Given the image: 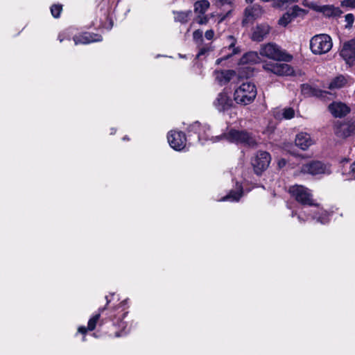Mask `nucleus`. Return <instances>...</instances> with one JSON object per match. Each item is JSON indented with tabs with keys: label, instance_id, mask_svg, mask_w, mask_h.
I'll list each match as a JSON object with an SVG mask.
<instances>
[{
	"label": "nucleus",
	"instance_id": "nucleus-37",
	"mask_svg": "<svg viewBox=\"0 0 355 355\" xmlns=\"http://www.w3.org/2000/svg\"><path fill=\"white\" fill-rule=\"evenodd\" d=\"M196 20L198 24L203 25L208 22L209 18L206 15H200L196 18Z\"/></svg>",
	"mask_w": 355,
	"mask_h": 355
},
{
	"label": "nucleus",
	"instance_id": "nucleus-17",
	"mask_svg": "<svg viewBox=\"0 0 355 355\" xmlns=\"http://www.w3.org/2000/svg\"><path fill=\"white\" fill-rule=\"evenodd\" d=\"M302 171L311 175H318L324 173L325 171V166L321 162H311L307 164H304L302 167Z\"/></svg>",
	"mask_w": 355,
	"mask_h": 355
},
{
	"label": "nucleus",
	"instance_id": "nucleus-2",
	"mask_svg": "<svg viewBox=\"0 0 355 355\" xmlns=\"http://www.w3.org/2000/svg\"><path fill=\"white\" fill-rule=\"evenodd\" d=\"M257 94L255 85L251 82L243 83L234 92V100L236 103L246 105L252 103Z\"/></svg>",
	"mask_w": 355,
	"mask_h": 355
},
{
	"label": "nucleus",
	"instance_id": "nucleus-33",
	"mask_svg": "<svg viewBox=\"0 0 355 355\" xmlns=\"http://www.w3.org/2000/svg\"><path fill=\"white\" fill-rule=\"evenodd\" d=\"M193 40L199 44H201L203 41L202 31L200 29L195 31L193 33Z\"/></svg>",
	"mask_w": 355,
	"mask_h": 355
},
{
	"label": "nucleus",
	"instance_id": "nucleus-51",
	"mask_svg": "<svg viewBox=\"0 0 355 355\" xmlns=\"http://www.w3.org/2000/svg\"><path fill=\"white\" fill-rule=\"evenodd\" d=\"M116 132V130H112L111 134H114Z\"/></svg>",
	"mask_w": 355,
	"mask_h": 355
},
{
	"label": "nucleus",
	"instance_id": "nucleus-18",
	"mask_svg": "<svg viewBox=\"0 0 355 355\" xmlns=\"http://www.w3.org/2000/svg\"><path fill=\"white\" fill-rule=\"evenodd\" d=\"M270 27L266 24H258L254 29L252 40L256 42L263 41L269 34Z\"/></svg>",
	"mask_w": 355,
	"mask_h": 355
},
{
	"label": "nucleus",
	"instance_id": "nucleus-36",
	"mask_svg": "<svg viewBox=\"0 0 355 355\" xmlns=\"http://www.w3.org/2000/svg\"><path fill=\"white\" fill-rule=\"evenodd\" d=\"M343 7L355 8V0H343L341 1Z\"/></svg>",
	"mask_w": 355,
	"mask_h": 355
},
{
	"label": "nucleus",
	"instance_id": "nucleus-29",
	"mask_svg": "<svg viewBox=\"0 0 355 355\" xmlns=\"http://www.w3.org/2000/svg\"><path fill=\"white\" fill-rule=\"evenodd\" d=\"M242 194L243 189L241 186H239L236 191H231L228 195L222 198V200L239 201Z\"/></svg>",
	"mask_w": 355,
	"mask_h": 355
},
{
	"label": "nucleus",
	"instance_id": "nucleus-45",
	"mask_svg": "<svg viewBox=\"0 0 355 355\" xmlns=\"http://www.w3.org/2000/svg\"><path fill=\"white\" fill-rule=\"evenodd\" d=\"M297 218H298V220H299L300 222H302V221L305 220L302 219V216L300 215H299L297 216Z\"/></svg>",
	"mask_w": 355,
	"mask_h": 355
},
{
	"label": "nucleus",
	"instance_id": "nucleus-22",
	"mask_svg": "<svg viewBox=\"0 0 355 355\" xmlns=\"http://www.w3.org/2000/svg\"><path fill=\"white\" fill-rule=\"evenodd\" d=\"M260 62V57L257 52L250 51L244 54L240 59L241 64H254Z\"/></svg>",
	"mask_w": 355,
	"mask_h": 355
},
{
	"label": "nucleus",
	"instance_id": "nucleus-20",
	"mask_svg": "<svg viewBox=\"0 0 355 355\" xmlns=\"http://www.w3.org/2000/svg\"><path fill=\"white\" fill-rule=\"evenodd\" d=\"M295 143V145L300 147L302 150H306L311 145L312 141L309 135L301 132L297 135Z\"/></svg>",
	"mask_w": 355,
	"mask_h": 355
},
{
	"label": "nucleus",
	"instance_id": "nucleus-5",
	"mask_svg": "<svg viewBox=\"0 0 355 355\" xmlns=\"http://www.w3.org/2000/svg\"><path fill=\"white\" fill-rule=\"evenodd\" d=\"M310 48L314 54L326 53L332 48L331 38L326 34L315 35L310 41Z\"/></svg>",
	"mask_w": 355,
	"mask_h": 355
},
{
	"label": "nucleus",
	"instance_id": "nucleus-28",
	"mask_svg": "<svg viewBox=\"0 0 355 355\" xmlns=\"http://www.w3.org/2000/svg\"><path fill=\"white\" fill-rule=\"evenodd\" d=\"M214 3L218 8H222L223 6H227L228 11L226 15H223L220 19V22L225 20V19L231 12L232 9V3L231 0H214Z\"/></svg>",
	"mask_w": 355,
	"mask_h": 355
},
{
	"label": "nucleus",
	"instance_id": "nucleus-38",
	"mask_svg": "<svg viewBox=\"0 0 355 355\" xmlns=\"http://www.w3.org/2000/svg\"><path fill=\"white\" fill-rule=\"evenodd\" d=\"M210 50H211V49L209 46H202V47H200L198 54L196 55V58H200V56L205 55Z\"/></svg>",
	"mask_w": 355,
	"mask_h": 355
},
{
	"label": "nucleus",
	"instance_id": "nucleus-15",
	"mask_svg": "<svg viewBox=\"0 0 355 355\" xmlns=\"http://www.w3.org/2000/svg\"><path fill=\"white\" fill-rule=\"evenodd\" d=\"M102 40L103 37L101 35L93 33H85L73 37V41L76 45L87 44L91 42H101Z\"/></svg>",
	"mask_w": 355,
	"mask_h": 355
},
{
	"label": "nucleus",
	"instance_id": "nucleus-48",
	"mask_svg": "<svg viewBox=\"0 0 355 355\" xmlns=\"http://www.w3.org/2000/svg\"><path fill=\"white\" fill-rule=\"evenodd\" d=\"M295 215H296V213H295L294 211H293V212H292V214H291V216H292V217H294V216H295Z\"/></svg>",
	"mask_w": 355,
	"mask_h": 355
},
{
	"label": "nucleus",
	"instance_id": "nucleus-8",
	"mask_svg": "<svg viewBox=\"0 0 355 355\" xmlns=\"http://www.w3.org/2000/svg\"><path fill=\"white\" fill-rule=\"evenodd\" d=\"M264 70L277 76H291L294 73L292 67L286 63L269 62L263 65Z\"/></svg>",
	"mask_w": 355,
	"mask_h": 355
},
{
	"label": "nucleus",
	"instance_id": "nucleus-42",
	"mask_svg": "<svg viewBox=\"0 0 355 355\" xmlns=\"http://www.w3.org/2000/svg\"><path fill=\"white\" fill-rule=\"evenodd\" d=\"M127 333H128V331H125V329H123L121 332H116L115 333V336L116 337H120V336L125 335Z\"/></svg>",
	"mask_w": 355,
	"mask_h": 355
},
{
	"label": "nucleus",
	"instance_id": "nucleus-47",
	"mask_svg": "<svg viewBox=\"0 0 355 355\" xmlns=\"http://www.w3.org/2000/svg\"><path fill=\"white\" fill-rule=\"evenodd\" d=\"M245 1L248 3H251L254 1V0H245Z\"/></svg>",
	"mask_w": 355,
	"mask_h": 355
},
{
	"label": "nucleus",
	"instance_id": "nucleus-52",
	"mask_svg": "<svg viewBox=\"0 0 355 355\" xmlns=\"http://www.w3.org/2000/svg\"><path fill=\"white\" fill-rule=\"evenodd\" d=\"M116 132V130H112L111 134H114Z\"/></svg>",
	"mask_w": 355,
	"mask_h": 355
},
{
	"label": "nucleus",
	"instance_id": "nucleus-12",
	"mask_svg": "<svg viewBox=\"0 0 355 355\" xmlns=\"http://www.w3.org/2000/svg\"><path fill=\"white\" fill-rule=\"evenodd\" d=\"M340 55L347 63L349 64L355 63V39L343 45Z\"/></svg>",
	"mask_w": 355,
	"mask_h": 355
},
{
	"label": "nucleus",
	"instance_id": "nucleus-49",
	"mask_svg": "<svg viewBox=\"0 0 355 355\" xmlns=\"http://www.w3.org/2000/svg\"><path fill=\"white\" fill-rule=\"evenodd\" d=\"M123 140H128L129 139L125 136L123 138Z\"/></svg>",
	"mask_w": 355,
	"mask_h": 355
},
{
	"label": "nucleus",
	"instance_id": "nucleus-1",
	"mask_svg": "<svg viewBox=\"0 0 355 355\" xmlns=\"http://www.w3.org/2000/svg\"><path fill=\"white\" fill-rule=\"evenodd\" d=\"M223 139L232 143L243 144L250 147H254L257 145L255 138L246 130L231 129L227 133L216 136V139H214V141L217 142Z\"/></svg>",
	"mask_w": 355,
	"mask_h": 355
},
{
	"label": "nucleus",
	"instance_id": "nucleus-13",
	"mask_svg": "<svg viewBox=\"0 0 355 355\" xmlns=\"http://www.w3.org/2000/svg\"><path fill=\"white\" fill-rule=\"evenodd\" d=\"M232 105L233 101L232 98L225 92L219 93L214 102V105L220 112L229 110Z\"/></svg>",
	"mask_w": 355,
	"mask_h": 355
},
{
	"label": "nucleus",
	"instance_id": "nucleus-24",
	"mask_svg": "<svg viewBox=\"0 0 355 355\" xmlns=\"http://www.w3.org/2000/svg\"><path fill=\"white\" fill-rule=\"evenodd\" d=\"M347 83V79L343 75L335 77L329 83V88L330 89H340Z\"/></svg>",
	"mask_w": 355,
	"mask_h": 355
},
{
	"label": "nucleus",
	"instance_id": "nucleus-9",
	"mask_svg": "<svg viewBox=\"0 0 355 355\" xmlns=\"http://www.w3.org/2000/svg\"><path fill=\"white\" fill-rule=\"evenodd\" d=\"M167 138L170 146L175 150H181L186 146L187 137L182 131L171 130Z\"/></svg>",
	"mask_w": 355,
	"mask_h": 355
},
{
	"label": "nucleus",
	"instance_id": "nucleus-46",
	"mask_svg": "<svg viewBox=\"0 0 355 355\" xmlns=\"http://www.w3.org/2000/svg\"><path fill=\"white\" fill-rule=\"evenodd\" d=\"M58 40H60V42H62L63 41V39L61 37L60 35L58 36Z\"/></svg>",
	"mask_w": 355,
	"mask_h": 355
},
{
	"label": "nucleus",
	"instance_id": "nucleus-19",
	"mask_svg": "<svg viewBox=\"0 0 355 355\" xmlns=\"http://www.w3.org/2000/svg\"><path fill=\"white\" fill-rule=\"evenodd\" d=\"M261 14L262 8L257 4L247 7L245 10V18L243 19V24L248 23L259 17Z\"/></svg>",
	"mask_w": 355,
	"mask_h": 355
},
{
	"label": "nucleus",
	"instance_id": "nucleus-6",
	"mask_svg": "<svg viewBox=\"0 0 355 355\" xmlns=\"http://www.w3.org/2000/svg\"><path fill=\"white\" fill-rule=\"evenodd\" d=\"M187 130L189 133L193 132L196 134L199 141L211 140L214 142V140L216 139V137L211 136L209 133L210 128L207 124L202 125L200 122L195 121L189 126Z\"/></svg>",
	"mask_w": 355,
	"mask_h": 355
},
{
	"label": "nucleus",
	"instance_id": "nucleus-50",
	"mask_svg": "<svg viewBox=\"0 0 355 355\" xmlns=\"http://www.w3.org/2000/svg\"><path fill=\"white\" fill-rule=\"evenodd\" d=\"M116 132V130H112L111 134H114Z\"/></svg>",
	"mask_w": 355,
	"mask_h": 355
},
{
	"label": "nucleus",
	"instance_id": "nucleus-44",
	"mask_svg": "<svg viewBox=\"0 0 355 355\" xmlns=\"http://www.w3.org/2000/svg\"><path fill=\"white\" fill-rule=\"evenodd\" d=\"M125 302H126V301H125V300L123 301V302L121 303L120 306H122L123 305H124V304H125ZM119 306H116V307H114V309H119Z\"/></svg>",
	"mask_w": 355,
	"mask_h": 355
},
{
	"label": "nucleus",
	"instance_id": "nucleus-14",
	"mask_svg": "<svg viewBox=\"0 0 355 355\" xmlns=\"http://www.w3.org/2000/svg\"><path fill=\"white\" fill-rule=\"evenodd\" d=\"M329 110L336 118H343L350 112V108L342 102H333L329 107Z\"/></svg>",
	"mask_w": 355,
	"mask_h": 355
},
{
	"label": "nucleus",
	"instance_id": "nucleus-35",
	"mask_svg": "<svg viewBox=\"0 0 355 355\" xmlns=\"http://www.w3.org/2000/svg\"><path fill=\"white\" fill-rule=\"evenodd\" d=\"M345 21L347 22L346 28H351L354 21V16L353 14L349 13L347 14L345 17Z\"/></svg>",
	"mask_w": 355,
	"mask_h": 355
},
{
	"label": "nucleus",
	"instance_id": "nucleus-39",
	"mask_svg": "<svg viewBox=\"0 0 355 355\" xmlns=\"http://www.w3.org/2000/svg\"><path fill=\"white\" fill-rule=\"evenodd\" d=\"M214 36V32L213 30L210 29L205 32V37H206L207 40H211V39H213Z\"/></svg>",
	"mask_w": 355,
	"mask_h": 355
},
{
	"label": "nucleus",
	"instance_id": "nucleus-21",
	"mask_svg": "<svg viewBox=\"0 0 355 355\" xmlns=\"http://www.w3.org/2000/svg\"><path fill=\"white\" fill-rule=\"evenodd\" d=\"M235 73L233 70L216 71V79L220 85H223L229 83Z\"/></svg>",
	"mask_w": 355,
	"mask_h": 355
},
{
	"label": "nucleus",
	"instance_id": "nucleus-16",
	"mask_svg": "<svg viewBox=\"0 0 355 355\" xmlns=\"http://www.w3.org/2000/svg\"><path fill=\"white\" fill-rule=\"evenodd\" d=\"M228 39L230 41V44L228 47H225L223 50V52H225V54L222 58L216 60V64H220L223 61L229 59L234 55L240 53V49L235 46L236 39L232 35H230Z\"/></svg>",
	"mask_w": 355,
	"mask_h": 355
},
{
	"label": "nucleus",
	"instance_id": "nucleus-7",
	"mask_svg": "<svg viewBox=\"0 0 355 355\" xmlns=\"http://www.w3.org/2000/svg\"><path fill=\"white\" fill-rule=\"evenodd\" d=\"M334 130L338 137L347 138L352 136L355 134V120L337 121L334 124Z\"/></svg>",
	"mask_w": 355,
	"mask_h": 355
},
{
	"label": "nucleus",
	"instance_id": "nucleus-23",
	"mask_svg": "<svg viewBox=\"0 0 355 355\" xmlns=\"http://www.w3.org/2000/svg\"><path fill=\"white\" fill-rule=\"evenodd\" d=\"M105 299L107 301L105 306H104L103 308H100L98 309V313L89 320L88 324H87V329L89 331H93L95 329L97 322L98 321V320L100 318L101 313H103L105 310L106 306L110 302V300L108 299L107 296L105 297Z\"/></svg>",
	"mask_w": 355,
	"mask_h": 355
},
{
	"label": "nucleus",
	"instance_id": "nucleus-34",
	"mask_svg": "<svg viewBox=\"0 0 355 355\" xmlns=\"http://www.w3.org/2000/svg\"><path fill=\"white\" fill-rule=\"evenodd\" d=\"M295 112L293 108L284 109L283 112V116L286 119H291L294 116Z\"/></svg>",
	"mask_w": 355,
	"mask_h": 355
},
{
	"label": "nucleus",
	"instance_id": "nucleus-3",
	"mask_svg": "<svg viewBox=\"0 0 355 355\" xmlns=\"http://www.w3.org/2000/svg\"><path fill=\"white\" fill-rule=\"evenodd\" d=\"M288 192L291 196L300 204L304 206H315V202L311 191L303 185L295 184L290 187Z\"/></svg>",
	"mask_w": 355,
	"mask_h": 355
},
{
	"label": "nucleus",
	"instance_id": "nucleus-11",
	"mask_svg": "<svg viewBox=\"0 0 355 355\" xmlns=\"http://www.w3.org/2000/svg\"><path fill=\"white\" fill-rule=\"evenodd\" d=\"M306 14V11L298 6H294L288 10L278 20V24L281 26L286 27L288 24L293 21L295 18L304 16Z\"/></svg>",
	"mask_w": 355,
	"mask_h": 355
},
{
	"label": "nucleus",
	"instance_id": "nucleus-26",
	"mask_svg": "<svg viewBox=\"0 0 355 355\" xmlns=\"http://www.w3.org/2000/svg\"><path fill=\"white\" fill-rule=\"evenodd\" d=\"M263 2H272L274 8H287L289 5L297 3L298 0H260Z\"/></svg>",
	"mask_w": 355,
	"mask_h": 355
},
{
	"label": "nucleus",
	"instance_id": "nucleus-30",
	"mask_svg": "<svg viewBox=\"0 0 355 355\" xmlns=\"http://www.w3.org/2000/svg\"><path fill=\"white\" fill-rule=\"evenodd\" d=\"M324 12H327L328 15L340 16L342 14V11L338 8H334L333 6H325L324 8Z\"/></svg>",
	"mask_w": 355,
	"mask_h": 355
},
{
	"label": "nucleus",
	"instance_id": "nucleus-31",
	"mask_svg": "<svg viewBox=\"0 0 355 355\" xmlns=\"http://www.w3.org/2000/svg\"><path fill=\"white\" fill-rule=\"evenodd\" d=\"M62 10V6L60 4H54L51 7V12L53 17L58 18Z\"/></svg>",
	"mask_w": 355,
	"mask_h": 355
},
{
	"label": "nucleus",
	"instance_id": "nucleus-27",
	"mask_svg": "<svg viewBox=\"0 0 355 355\" xmlns=\"http://www.w3.org/2000/svg\"><path fill=\"white\" fill-rule=\"evenodd\" d=\"M209 7V2L207 0L196 1L194 4V11L200 15H204Z\"/></svg>",
	"mask_w": 355,
	"mask_h": 355
},
{
	"label": "nucleus",
	"instance_id": "nucleus-32",
	"mask_svg": "<svg viewBox=\"0 0 355 355\" xmlns=\"http://www.w3.org/2000/svg\"><path fill=\"white\" fill-rule=\"evenodd\" d=\"M311 218L313 219H315L317 222H319L322 224H326L328 222L327 214L324 213L323 211L321 213L320 216L315 214L311 216Z\"/></svg>",
	"mask_w": 355,
	"mask_h": 355
},
{
	"label": "nucleus",
	"instance_id": "nucleus-10",
	"mask_svg": "<svg viewBox=\"0 0 355 355\" xmlns=\"http://www.w3.org/2000/svg\"><path fill=\"white\" fill-rule=\"evenodd\" d=\"M270 160V155L268 152H259L252 163L255 173L260 175L268 167Z\"/></svg>",
	"mask_w": 355,
	"mask_h": 355
},
{
	"label": "nucleus",
	"instance_id": "nucleus-41",
	"mask_svg": "<svg viewBox=\"0 0 355 355\" xmlns=\"http://www.w3.org/2000/svg\"><path fill=\"white\" fill-rule=\"evenodd\" d=\"M87 330V328H86L85 327H80L78 328V332L83 334H86Z\"/></svg>",
	"mask_w": 355,
	"mask_h": 355
},
{
	"label": "nucleus",
	"instance_id": "nucleus-4",
	"mask_svg": "<svg viewBox=\"0 0 355 355\" xmlns=\"http://www.w3.org/2000/svg\"><path fill=\"white\" fill-rule=\"evenodd\" d=\"M260 55L270 59L277 61L289 62L292 60V55L286 53L278 45L274 43H268L260 49Z\"/></svg>",
	"mask_w": 355,
	"mask_h": 355
},
{
	"label": "nucleus",
	"instance_id": "nucleus-43",
	"mask_svg": "<svg viewBox=\"0 0 355 355\" xmlns=\"http://www.w3.org/2000/svg\"><path fill=\"white\" fill-rule=\"evenodd\" d=\"M311 89V88L307 85H302V92L305 93L306 91Z\"/></svg>",
	"mask_w": 355,
	"mask_h": 355
},
{
	"label": "nucleus",
	"instance_id": "nucleus-25",
	"mask_svg": "<svg viewBox=\"0 0 355 355\" xmlns=\"http://www.w3.org/2000/svg\"><path fill=\"white\" fill-rule=\"evenodd\" d=\"M173 14L175 15V21H179L182 24H186L188 22L192 12L191 10L187 11H173Z\"/></svg>",
	"mask_w": 355,
	"mask_h": 355
},
{
	"label": "nucleus",
	"instance_id": "nucleus-40",
	"mask_svg": "<svg viewBox=\"0 0 355 355\" xmlns=\"http://www.w3.org/2000/svg\"><path fill=\"white\" fill-rule=\"evenodd\" d=\"M349 174L352 178L355 179V162L350 166Z\"/></svg>",
	"mask_w": 355,
	"mask_h": 355
}]
</instances>
